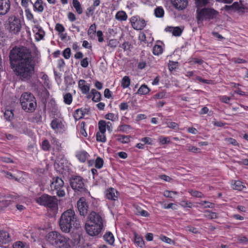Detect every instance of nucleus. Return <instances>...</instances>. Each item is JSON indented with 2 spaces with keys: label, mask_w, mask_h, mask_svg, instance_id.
I'll return each instance as SVG.
<instances>
[{
  "label": "nucleus",
  "mask_w": 248,
  "mask_h": 248,
  "mask_svg": "<svg viewBox=\"0 0 248 248\" xmlns=\"http://www.w3.org/2000/svg\"><path fill=\"white\" fill-rule=\"evenodd\" d=\"M32 58L31 52L26 47L15 46L10 51L11 66L16 67V75L22 81L31 79L34 73L35 64L39 62L38 57L33 61Z\"/></svg>",
  "instance_id": "1"
},
{
  "label": "nucleus",
  "mask_w": 248,
  "mask_h": 248,
  "mask_svg": "<svg viewBox=\"0 0 248 248\" xmlns=\"http://www.w3.org/2000/svg\"><path fill=\"white\" fill-rule=\"evenodd\" d=\"M61 230L64 233H69L80 227V222L75 211L71 209L64 211L59 220Z\"/></svg>",
  "instance_id": "2"
},
{
  "label": "nucleus",
  "mask_w": 248,
  "mask_h": 248,
  "mask_svg": "<svg viewBox=\"0 0 248 248\" xmlns=\"http://www.w3.org/2000/svg\"><path fill=\"white\" fill-rule=\"evenodd\" d=\"M47 240L56 248H71L69 238L57 231L49 232L47 235Z\"/></svg>",
  "instance_id": "3"
},
{
  "label": "nucleus",
  "mask_w": 248,
  "mask_h": 248,
  "mask_svg": "<svg viewBox=\"0 0 248 248\" xmlns=\"http://www.w3.org/2000/svg\"><path fill=\"white\" fill-rule=\"evenodd\" d=\"M20 102L22 108L27 112H34L37 107L36 98L30 93H23L20 98Z\"/></svg>",
  "instance_id": "4"
},
{
  "label": "nucleus",
  "mask_w": 248,
  "mask_h": 248,
  "mask_svg": "<svg viewBox=\"0 0 248 248\" xmlns=\"http://www.w3.org/2000/svg\"><path fill=\"white\" fill-rule=\"evenodd\" d=\"M198 24L202 23L203 20H210L216 18L218 16V12L211 8H198L197 11Z\"/></svg>",
  "instance_id": "5"
},
{
  "label": "nucleus",
  "mask_w": 248,
  "mask_h": 248,
  "mask_svg": "<svg viewBox=\"0 0 248 248\" xmlns=\"http://www.w3.org/2000/svg\"><path fill=\"white\" fill-rule=\"evenodd\" d=\"M70 186L77 194L85 195L90 194L85 187L83 178L79 176H73L70 179Z\"/></svg>",
  "instance_id": "6"
},
{
  "label": "nucleus",
  "mask_w": 248,
  "mask_h": 248,
  "mask_svg": "<svg viewBox=\"0 0 248 248\" xmlns=\"http://www.w3.org/2000/svg\"><path fill=\"white\" fill-rule=\"evenodd\" d=\"M35 201L38 204L51 210H54L58 208V199L55 196H51L47 194H43L36 198Z\"/></svg>",
  "instance_id": "7"
},
{
  "label": "nucleus",
  "mask_w": 248,
  "mask_h": 248,
  "mask_svg": "<svg viewBox=\"0 0 248 248\" xmlns=\"http://www.w3.org/2000/svg\"><path fill=\"white\" fill-rule=\"evenodd\" d=\"M6 28L11 33L18 34L21 28L20 19L15 16H9L6 24Z\"/></svg>",
  "instance_id": "8"
},
{
  "label": "nucleus",
  "mask_w": 248,
  "mask_h": 248,
  "mask_svg": "<svg viewBox=\"0 0 248 248\" xmlns=\"http://www.w3.org/2000/svg\"><path fill=\"white\" fill-rule=\"evenodd\" d=\"M85 228L87 233L89 235L94 236L98 235L100 233L103 227L87 222L85 224Z\"/></svg>",
  "instance_id": "9"
},
{
  "label": "nucleus",
  "mask_w": 248,
  "mask_h": 248,
  "mask_svg": "<svg viewBox=\"0 0 248 248\" xmlns=\"http://www.w3.org/2000/svg\"><path fill=\"white\" fill-rule=\"evenodd\" d=\"M87 222L103 227V219L97 213L92 211L88 216Z\"/></svg>",
  "instance_id": "10"
},
{
  "label": "nucleus",
  "mask_w": 248,
  "mask_h": 248,
  "mask_svg": "<svg viewBox=\"0 0 248 248\" xmlns=\"http://www.w3.org/2000/svg\"><path fill=\"white\" fill-rule=\"evenodd\" d=\"M130 21L132 27L136 30H141L146 25V21L137 16L131 17Z\"/></svg>",
  "instance_id": "11"
},
{
  "label": "nucleus",
  "mask_w": 248,
  "mask_h": 248,
  "mask_svg": "<svg viewBox=\"0 0 248 248\" xmlns=\"http://www.w3.org/2000/svg\"><path fill=\"white\" fill-rule=\"evenodd\" d=\"M77 207L80 216H85L88 213L89 205L84 197H81L77 202Z\"/></svg>",
  "instance_id": "12"
},
{
  "label": "nucleus",
  "mask_w": 248,
  "mask_h": 248,
  "mask_svg": "<svg viewBox=\"0 0 248 248\" xmlns=\"http://www.w3.org/2000/svg\"><path fill=\"white\" fill-rule=\"evenodd\" d=\"M51 142L53 145L56 146V150L54 151L53 155H56L58 159H62L64 155L63 154L60 153L62 150L61 144L54 137H51Z\"/></svg>",
  "instance_id": "13"
},
{
  "label": "nucleus",
  "mask_w": 248,
  "mask_h": 248,
  "mask_svg": "<svg viewBox=\"0 0 248 248\" xmlns=\"http://www.w3.org/2000/svg\"><path fill=\"white\" fill-rule=\"evenodd\" d=\"M10 7V0H0V16L7 14L9 12Z\"/></svg>",
  "instance_id": "14"
},
{
  "label": "nucleus",
  "mask_w": 248,
  "mask_h": 248,
  "mask_svg": "<svg viewBox=\"0 0 248 248\" xmlns=\"http://www.w3.org/2000/svg\"><path fill=\"white\" fill-rule=\"evenodd\" d=\"M64 182L61 178L58 176L54 177L50 185V189L54 191L55 189L62 188Z\"/></svg>",
  "instance_id": "15"
},
{
  "label": "nucleus",
  "mask_w": 248,
  "mask_h": 248,
  "mask_svg": "<svg viewBox=\"0 0 248 248\" xmlns=\"http://www.w3.org/2000/svg\"><path fill=\"white\" fill-rule=\"evenodd\" d=\"M89 111L90 109L86 108L77 109L74 113V117L76 121L82 118L86 114H88Z\"/></svg>",
  "instance_id": "16"
},
{
  "label": "nucleus",
  "mask_w": 248,
  "mask_h": 248,
  "mask_svg": "<svg viewBox=\"0 0 248 248\" xmlns=\"http://www.w3.org/2000/svg\"><path fill=\"white\" fill-rule=\"evenodd\" d=\"M86 81L84 79H80L78 81V86L83 94H87L90 91V86L86 84Z\"/></svg>",
  "instance_id": "17"
},
{
  "label": "nucleus",
  "mask_w": 248,
  "mask_h": 248,
  "mask_svg": "<svg viewBox=\"0 0 248 248\" xmlns=\"http://www.w3.org/2000/svg\"><path fill=\"white\" fill-rule=\"evenodd\" d=\"M33 31L35 33L36 39L37 40L39 41L44 38L45 32L39 25H36L34 26Z\"/></svg>",
  "instance_id": "18"
},
{
  "label": "nucleus",
  "mask_w": 248,
  "mask_h": 248,
  "mask_svg": "<svg viewBox=\"0 0 248 248\" xmlns=\"http://www.w3.org/2000/svg\"><path fill=\"white\" fill-rule=\"evenodd\" d=\"M106 198L108 200L115 201L117 199V191L113 188L107 189L106 191Z\"/></svg>",
  "instance_id": "19"
},
{
  "label": "nucleus",
  "mask_w": 248,
  "mask_h": 248,
  "mask_svg": "<svg viewBox=\"0 0 248 248\" xmlns=\"http://www.w3.org/2000/svg\"><path fill=\"white\" fill-rule=\"evenodd\" d=\"M11 241L9 233L3 230H0V243L6 244Z\"/></svg>",
  "instance_id": "20"
},
{
  "label": "nucleus",
  "mask_w": 248,
  "mask_h": 248,
  "mask_svg": "<svg viewBox=\"0 0 248 248\" xmlns=\"http://www.w3.org/2000/svg\"><path fill=\"white\" fill-rule=\"evenodd\" d=\"M173 4L174 7L177 9L183 10L187 5V0H174Z\"/></svg>",
  "instance_id": "21"
},
{
  "label": "nucleus",
  "mask_w": 248,
  "mask_h": 248,
  "mask_svg": "<svg viewBox=\"0 0 248 248\" xmlns=\"http://www.w3.org/2000/svg\"><path fill=\"white\" fill-rule=\"evenodd\" d=\"M72 243L74 247L81 248L82 244L81 240V235L79 234H75L72 239Z\"/></svg>",
  "instance_id": "22"
},
{
  "label": "nucleus",
  "mask_w": 248,
  "mask_h": 248,
  "mask_svg": "<svg viewBox=\"0 0 248 248\" xmlns=\"http://www.w3.org/2000/svg\"><path fill=\"white\" fill-rule=\"evenodd\" d=\"M51 127L54 130H61L63 128L62 123L57 119H53L51 123Z\"/></svg>",
  "instance_id": "23"
},
{
  "label": "nucleus",
  "mask_w": 248,
  "mask_h": 248,
  "mask_svg": "<svg viewBox=\"0 0 248 248\" xmlns=\"http://www.w3.org/2000/svg\"><path fill=\"white\" fill-rule=\"evenodd\" d=\"M13 109L7 108L4 113V118L8 121H11L14 118Z\"/></svg>",
  "instance_id": "24"
},
{
  "label": "nucleus",
  "mask_w": 248,
  "mask_h": 248,
  "mask_svg": "<svg viewBox=\"0 0 248 248\" xmlns=\"http://www.w3.org/2000/svg\"><path fill=\"white\" fill-rule=\"evenodd\" d=\"M43 1L42 0H37L33 4L35 11L42 13L44 11Z\"/></svg>",
  "instance_id": "25"
},
{
  "label": "nucleus",
  "mask_w": 248,
  "mask_h": 248,
  "mask_svg": "<svg viewBox=\"0 0 248 248\" xmlns=\"http://www.w3.org/2000/svg\"><path fill=\"white\" fill-rule=\"evenodd\" d=\"M88 153L84 151H80L77 154L76 156L78 159V160L82 162H84L86 160V159L88 157Z\"/></svg>",
  "instance_id": "26"
},
{
  "label": "nucleus",
  "mask_w": 248,
  "mask_h": 248,
  "mask_svg": "<svg viewBox=\"0 0 248 248\" xmlns=\"http://www.w3.org/2000/svg\"><path fill=\"white\" fill-rule=\"evenodd\" d=\"M115 18L118 20L121 21H125L127 18V16L125 12L123 11H120L116 13Z\"/></svg>",
  "instance_id": "27"
},
{
  "label": "nucleus",
  "mask_w": 248,
  "mask_h": 248,
  "mask_svg": "<svg viewBox=\"0 0 248 248\" xmlns=\"http://www.w3.org/2000/svg\"><path fill=\"white\" fill-rule=\"evenodd\" d=\"M104 238L110 245H112L114 243V236L113 234L110 232H107L105 234Z\"/></svg>",
  "instance_id": "28"
},
{
  "label": "nucleus",
  "mask_w": 248,
  "mask_h": 248,
  "mask_svg": "<svg viewBox=\"0 0 248 248\" xmlns=\"http://www.w3.org/2000/svg\"><path fill=\"white\" fill-rule=\"evenodd\" d=\"M91 93L93 94L92 100L93 101L97 102H99L101 99V93L97 91L95 89H93L91 90Z\"/></svg>",
  "instance_id": "29"
},
{
  "label": "nucleus",
  "mask_w": 248,
  "mask_h": 248,
  "mask_svg": "<svg viewBox=\"0 0 248 248\" xmlns=\"http://www.w3.org/2000/svg\"><path fill=\"white\" fill-rule=\"evenodd\" d=\"M117 140L123 143H126L130 141V136L122 135H116Z\"/></svg>",
  "instance_id": "30"
},
{
  "label": "nucleus",
  "mask_w": 248,
  "mask_h": 248,
  "mask_svg": "<svg viewBox=\"0 0 248 248\" xmlns=\"http://www.w3.org/2000/svg\"><path fill=\"white\" fill-rule=\"evenodd\" d=\"M150 91V89L146 85H142L139 90L137 93L140 94L144 95L148 93Z\"/></svg>",
  "instance_id": "31"
},
{
  "label": "nucleus",
  "mask_w": 248,
  "mask_h": 248,
  "mask_svg": "<svg viewBox=\"0 0 248 248\" xmlns=\"http://www.w3.org/2000/svg\"><path fill=\"white\" fill-rule=\"evenodd\" d=\"M73 5L77 12L78 14H81L83 12V10L81 6V4L78 0H73Z\"/></svg>",
  "instance_id": "32"
},
{
  "label": "nucleus",
  "mask_w": 248,
  "mask_h": 248,
  "mask_svg": "<svg viewBox=\"0 0 248 248\" xmlns=\"http://www.w3.org/2000/svg\"><path fill=\"white\" fill-rule=\"evenodd\" d=\"M130 84V78L128 76H124L122 79L121 86L123 88H126L129 86Z\"/></svg>",
  "instance_id": "33"
},
{
  "label": "nucleus",
  "mask_w": 248,
  "mask_h": 248,
  "mask_svg": "<svg viewBox=\"0 0 248 248\" xmlns=\"http://www.w3.org/2000/svg\"><path fill=\"white\" fill-rule=\"evenodd\" d=\"M135 243L140 247L143 248L144 246V242L143 239L135 234Z\"/></svg>",
  "instance_id": "34"
},
{
  "label": "nucleus",
  "mask_w": 248,
  "mask_h": 248,
  "mask_svg": "<svg viewBox=\"0 0 248 248\" xmlns=\"http://www.w3.org/2000/svg\"><path fill=\"white\" fill-rule=\"evenodd\" d=\"M131 129V126L127 124L120 125L117 128L118 132H124L127 133V131Z\"/></svg>",
  "instance_id": "35"
},
{
  "label": "nucleus",
  "mask_w": 248,
  "mask_h": 248,
  "mask_svg": "<svg viewBox=\"0 0 248 248\" xmlns=\"http://www.w3.org/2000/svg\"><path fill=\"white\" fill-rule=\"evenodd\" d=\"M105 133V132H97L96 136V140L102 142H105L106 141V138Z\"/></svg>",
  "instance_id": "36"
},
{
  "label": "nucleus",
  "mask_w": 248,
  "mask_h": 248,
  "mask_svg": "<svg viewBox=\"0 0 248 248\" xmlns=\"http://www.w3.org/2000/svg\"><path fill=\"white\" fill-rule=\"evenodd\" d=\"M164 11L161 7H158L155 9V15L157 17H162L164 16Z\"/></svg>",
  "instance_id": "37"
},
{
  "label": "nucleus",
  "mask_w": 248,
  "mask_h": 248,
  "mask_svg": "<svg viewBox=\"0 0 248 248\" xmlns=\"http://www.w3.org/2000/svg\"><path fill=\"white\" fill-rule=\"evenodd\" d=\"M64 102L67 105H70L73 100V97L70 93H66L63 96Z\"/></svg>",
  "instance_id": "38"
},
{
  "label": "nucleus",
  "mask_w": 248,
  "mask_h": 248,
  "mask_svg": "<svg viewBox=\"0 0 248 248\" xmlns=\"http://www.w3.org/2000/svg\"><path fill=\"white\" fill-rule=\"evenodd\" d=\"M163 52V49L161 46L159 45H155L153 48V53L155 55H158Z\"/></svg>",
  "instance_id": "39"
},
{
  "label": "nucleus",
  "mask_w": 248,
  "mask_h": 248,
  "mask_svg": "<svg viewBox=\"0 0 248 248\" xmlns=\"http://www.w3.org/2000/svg\"><path fill=\"white\" fill-rule=\"evenodd\" d=\"M98 128L99 132H106V123L104 120H100L98 122Z\"/></svg>",
  "instance_id": "40"
},
{
  "label": "nucleus",
  "mask_w": 248,
  "mask_h": 248,
  "mask_svg": "<svg viewBox=\"0 0 248 248\" xmlns=\"http://www.w3.org/2000/svg\"><path fill=\"white\" fill-rule=\"evenodd\" d=\"M51 145L47 140H45L42 142V149L45 151H50Z\"/></svg>",
  "instance_id": "41"
},
{
  "label": "nucleus",
  "mask_w": 248,
  "mask_h": 248,
  "mask_svg": "<svg viewBox=\"0 0 248 248\" xmlns=\"http://www.w3.org/2000/svg\"><path fill=\"white\" fill-rule=\"evenodd\" d=\"M96 25L95 24L91 25L88 31V34L91 37L94 35L96 32Z\"/></svg>",
  "instance_id": "42"
},
{
  "label": "nucleus",
  "mask_w": 248,
  "mask_h": 248,
  "mask_svg": "<svg viewBox=\"0 0 248 248\" xmlns=\"http://www.w3.org/2000/svg\"><path fill=\"white\" fill-rule=\"evenodd\" d=\"M205 217L209 219H214L217 218V216L216 213L210 212L208 210L205 211Z\"/></svg>",
  "instance_id": "43"
},
{
  "label": "nucleus",
  "mask_w": 248,
  "mask_h": 248,
  "mask_svg": "<svg viewBox=\"0 0 248 248\" xmlns=\"http://www.w3.org/2000/svg\"><path fill=\"white\" fill-rule=\"evenodd\" d=\"M171 29L172 30V34L175 36H179L181 35L182 32V30L179 27L172 28Z\"/></svg>",
  "instance_id": "44"
},
{
  "label": "nucleus",
  "mask_w": 248,
  "mask_h": 248,
  "mask_svg": "<svg viewBox=\"0 0 248 248\" xmlns=\"http://www.w3.org/2000/svg\"><path fill=\"white\" fill-rule=\"evenodd\" d=\"M244 186L242 185L241 182L239 181H236L234 184L233 188L238 190H242L244 188Z\"/></svg>",
  "instance_id": "45"
},
{
  "label": "nucleus",
  "mask_w": 248,
  "mask_h": 248,
  "mask_svg": "<svg viewBox=\"0 0 248 248\" xmlns=\"http://www.w3.org/2000/svg\"><path fill=\"white\" fill-rule=\"evenodd\" d=\"M198 7L206 6L209 3L210 0H195Z\"/></svg>",
  "instance_id": "46"
},
{
  "label": "nucleus",
  "mask_w": 248,
  "mask_h": 248,
  "mask_svg": "<svg viewBox=\"0 0 248 248\" xmlns=\"http://www.w3.org/2000/svg\"><path fill=\"white\" fill-rule=\"evenodd\" d=\"M189 193L193 197L201 198L203 197V194L201 192L199 191L190 190L189 191Z\"/></svg>",
  "instance_id": "47"
},
{
  "label": "nucleus",
  "mask_w": 248,
  "mask_h": 248,
  "mask_svg": "<svg viewBox=\"0 0 248 248\" xmlns=\"http://www.w3.org/2000/svg\"><path fill=\"white\" fill-rule=\"evenodd\" d=\"M104 161L102 158L98 157L95 161V167L97 169H101L103 165Z\"/></svg>",
  "instance_id": "48"
},
{
  "label": "nucleus",
  "mask_w": 248,
  "mask_h": 248,
  "mask_svg": "<svg viewBox=\"0 0 248 248\" xmlns=\"http://www.w3.org/2000/svg\"><path fill=\"white\" fill-rule=\"evenodd\" d=\"M64 81L65 83L68 85H72L75 84V82L71 76H67L65 77L64 78Z\"/></svg>",
  "instance_id": "49"
},
{
  "label": "nucleus",
  "mask_w": 248,
  "mask_h": 248,
  "mask_svg": "<svg viewBox=\"0 0 248 248\" xmlns=\"http://www.w3.org/2000/svg\"><path fill=\"white\" fill-rule=\"evenodd\" d=\"M178 66V62L173 61H169L168 63V68L170 71H172L175 69Z\"/></svg>",
  "instance_id": "50"
},
{
  "label": "nucleus",
  "mask_w": 248,
  "mask_h": 248,
  "mask_svg": "<svg viewBox=\"0 0 248 248\" xmlns=\"http://www.w3.org/2000/svg\"><path fill=\"white\" fill-rule=\"evenodd\" d=\"M63 56L66 59H68L71 56V49L70 48L67 47L65 48L62 53Z\"/></svg>",
  "instance_id": "51"
},
{
  "label": "nucleus",
  "mask_w": 248,
  "mask_h": 248,
  "mask_svg": "<svg viewBox=\"0 0 248 248\" xmlns=\"http://www.w3.org/2000/svg\"><path fill=\"white\" fill-rule=\"evenodd\" d=\"M232 6L233 7V11H237L240 9H242L243 12H244V10L245 8L243 6H240L238 2H234Z\"/></svg>",
  "instance_id": "52"
},
{
  "label": "nucleus",
  "mask_w": 248,
  "mask_h": 248,
  "mask_svg": "<svg viewBox=\"0 0 248 248\" xmlns=\"http://www.w3.org/2000/svg\"><path fill=\"white\" fill-rule=\"evenodd\" d=\"M55 30L59 33H62L65 31V28L62 24L57 23L55 26Z\"/></svg>",
  "instance_id": "53"
},
{
  "label": "nucleus",
  "mask_w": 248,
  "mask_h": 248,
  "mask_svg": "<svg viewBox=\"0 0 248 248\" xmlns=\"http://www.w3.org/2000/svg\"><path fill=\"white\" fill-rule=\"evenodd\" d=\"M118 44V42L116 39H111L109 40L108 46L111 47L115 48Z\"/></svg>",
  "instance_id": "54"
},
{
  "label": "nucleus",
  "mask_w": 248,
  "mask_h": 248,
  "mask_svg": "<svg viewBox=\"0 0 248 248\" xmlns=\"http://www.w3.org/2000/svg\"><path fill=\"white\" fill-rule=\"evenodd\" d=\"M232 61L235 63H244L247 62L246 60L239 58H233L232 59Z\"/></svg>",
  "instance_id": "55"
},
{
  "label": "nucleus",
  "mask_w": 248,
  "mask_h": 248,
  "mask_svg": "<svg viewBox=\"0 0 248 248\" xmlns=\"http://www.w3.org/2000/svg\"><path fill=\"white\" fill-rule=\"evenodd\" d=\"M24 244L21 241H17L13 245V248H24Z\"/></svg>",
  "instance_id": "56"
},
{
  "label": "nucleus",
  "mask_w": 248,
  "mask_h": 248,
  "mask_svg": "<svg viewBox=\"0 0 248 248\" xmlns=\"http://www.w3.org/2000/svg\"><path fill=\"white\" fill-rule=\"evenodd\" d=\"M199 204L202 206H203L204 204H206V205L204 206V208H213V206L212 205L213 204L212 202H210L208 201H201L199 203Z\"/></svg>",
  "instance_id": "57"
},
{
  "label": "nucleus",
  "mask_w": 248,
  "mask_h": 248,
  "mask_svg": "<svg viewBox=\"0 0 248 248\" xmlns=\"http://www.w3.org/2000/svg\"><path fill=\"white\" fill-rule=\"evenodd\" d=\"M55 191H56V194L57 195L60 197H62L65 195L64 190L62 189V188L55 189Z\"/></svg>",
  "instance_id": "58"
},
{
  "label": "nucleus",
  "mask_w": 248,
  "mask_h": 248,
  "mask_svg": "<svg viewBox=\"0 0 248 248\" xmlns=\"http://www.w3.org/2000/svg\"><path fill=\"white\" fill-rule=\"evenodd\" d=\"M85 125V123L84 122H82L81 123V129H80V133L84 137H86L87 136V133L86 132L84 126Z\"/></svg>",
  "instance_id": "59"
},
{
  "label": "nucleus",
  "mask_w": 248,
  "mask_h": 248,
  "mask_svg": "<svg viewBox=\"0 0 248 248\" xmlns=\"http://www.w3.org/2000/svg\"><path fill=\"white\" fill-rule=\"evenodd\" d=\"M80 65L84 68H86L88 66L89 62L87 58H84L80 62Z\"/></svg>",
  "instance_id": "60"
},
{
  "label": "nucleus",
  "mask_w": 248,
  "mask_h": 248,
  "mask_svg": "<svg viewBox=\"0 0 248 248\" xmlns=\"http://www.w3.org/2000/svg\"><path fill=\"white\" fill-rule=\"evenodd\" d=\"M159 178L161 179L164 180L166 182H170L172 178L165 174L160 175Z\"/></svg>",
  "instance_id": "61"
},
{
  "label": "nucleus",
  "mask_w": 248,
  "mask_h": 248,
  "mask_svg": "<svg viewBox=\"0 0 248 248\" xmlns=\"http://www.w3.org/2000/svg\"><path fill=\"white\" fill-rule=\"evenodd\" d=\"M188 150L193 153H199L200 152V149L194 146H189Z\"/></svg>",
  "instance_id": "62"
},
{
  "label": "nucleus",
  "mask_w": 248,
  "mask_h": 248,
  "mask_svg": "<svg viewBox=\"0 0 248 248\" xmlns=\"http://www.w3.org/2000/svg\"><path fill=\"white\" fill-rule=\"evenodd\" d=\"M105 118L111 120L112 121H114L115 120V116L114 114L112 113H109L105 115Z\"/></svg>",
  "instance_id": "63"
},
{
  "label": "nucleus",
  "mask_w": 248,
  "mask_h": 248,
  "mask_svg": "<svg viewBox=\"0 0 248 248\" xmlns=\"http://www.w3.org/2000/svg\"><path fill=\"white\" fill-rule=\"evenodd\" d=\"M169 128H172L173 129H176L178 127V125L177 123L175 122H170L168 124V126Z\"/></svg>",
  "instance_id": "64"
}]
</instances>
